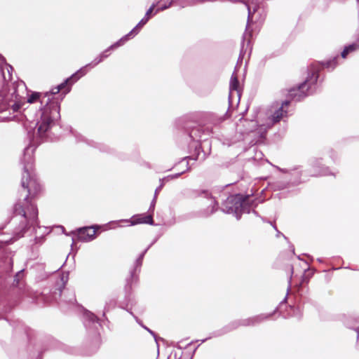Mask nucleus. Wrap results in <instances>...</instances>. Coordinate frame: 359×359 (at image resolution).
I'll list each match as a JSON object with an SVG mask.
<instances>
[{
	"label": "nucleus",
	"mask_w": 359,
	"mask_h": 359,
	"mask_svg": "<svg viewBox=\"0 0 359 359\" xmlns=\"http://www.w3.org/2000/svg\"><path fill=\"white\" fill-rule=\"evenodd\" d=\"M22 187L27 189L29 195L35 196L40 191V186L34 178H31L29 174L26 172L22 181Z\"/></svg>",
	"instance_id": "2"
},
{
	"label": "nucleus",
	"mask_w": 359,
	"mask_h": 359,
	"mask_svg": "<svg viewBox=\"0 0 359 359\" xmlns=\"http://www.w3.org/2000/svg\"><path fill=\"white\" fill-rule=\"evenodd\" d=\"M134 32H135V29H133V30L130 32V34H133Z\"/></svg>",
	"instance_id": "20"
},
{
	"label": "nucleus",
	"mask_w": 359,
	"mask_h": 359,
	"mask_svg": "<svg viewBox=\"0 0 359 359\" xmlns=\"http://www.w3.org/2000/svg\"><path fill=\"white\" fill-rule=\"evenodd\" d=\"M236 199H241V196H231L229 197L228 199H227V202L228 203H233L234 201H236Z\"/></svg>",
	"instance_id": "12"
},
{
	"label": "nucleus",
	"mask_w": 359,
	"mask_h": 359,
	"mask_svg": "<svg viewBox=\"0 0 359 359\" xmlns=\"http://www.w3.org/2000/svg\"><path fill=\"white\" fill-rule=\"evenodd\" d=\"M238 86V81L237 79V76L233 74L231 76L230 81V90H237Z\"/></svg>",
	"instance_id": "6"
},
{
	"label": "nucleus",
	"mask_w": 359,
	"mask_h": 359,
	"mask_svg": "<svg viewBox=\"0 0 359 359\" xmlns=\"http://www.w3.org/2000/svg\"><path fill=\"white\" fill-rule=\"evenodd\" d=\"M283 115V107H282L280 109H278L277 111H276V113L274 114V115L272 117V119L270 120L269 123H267L268 126H271L274 123L279 121L280 120V118H282Z\"/></svg>",
	"instance_id": "5"
},
{
	"label": "nucleus",
	"mask_w": 359,
	"mask_h": 359,
	"mask_svg": "<svg viewBox=\"0 0 359 359\" xmlns=\"http://www.w3.org/2000/svg\"><path fill=\"white\" fill-rule=\"evenodd\" d=\"M6 70L8 72V77H6V75H5L4 72H3L2 74H3L4 79L5 80H11L12 78H11V75L10 74V70L12 69V67L11 66L6 65ZM2 71H4V69H3Z\"/></svg>",
	"instance_id": "10"
},
{
	"label": "nucleus",
	"mask_w": 359,
	"mask_h": 359,
	"mask_svg": "<svg viewBox=\"0 0 359 359\" xmlns=\"http://www.w3.org/2000/svg\"><path fill=\"white\" fill-rule=\"evenodd\" d=\"M59 117L58 107L55 105L52 108L46 107L42 112L41 120L38 131L40 135L45 133L50 127L51 122Z\"/></svg>",
	"instance_id": "1"
},
{
	"label": "nucleus",
	"mask_w": 359,
	"mask_h": 359,
	"mask_svg": "<svg viewBox=\"0 0 359 359\" xmlns=\"http://www.w3.org/2000/svg\"><path fill=\"white\" fill-rule=\"evenodd\" d=\"M134 32H135V29H133V30L130 32V34H133Z\"/></svg>",
	"instance_id": "21"
},
{
	"label": "nucleus",
	"mask_w": 359,
	"mask_h": 359,
	"mask_svg": "<svg viewBox=\"0 0 359 359\" xmlns=\"http://www.w3.org/2000/svg\"><path fill=\"white\" fill-rule=\"evenodd\" d=\"M123 39H121V41L117 43L116 46H120L122 43Z\"/></svg>",
	"instance_id": "15"
},
{
	"label": "nucleus",
	"mask_w": 359,
	"mask_h": 359,
	"mask_svg": "<svg viewBox=\"0 0 359 359\" xmlns=\"http://www.w3.org/2000/svg\"><path fill=\"white\" fill-rule=\"evenodd\" d=\"M305 86V83L302 84V86L299 88H303Z\"/></svg>",
	"instance_id": "17"
},
{
	"label": "nucleus",
	"mask_w": 359,
	"mask_h": 359,
	"mask_svg": "<svg viewBox=\"0 0 359 359\" xmlns=\"http://www.w3.org/2000/svg\"><path fill=\"white\" fill-rule=\"evenodd\" d=\"M134 32H135V29H133V30L130 32V34H133Z\"/></svg>",
	"instance_id": "19"
},
{
	"label": "nucleus",
	"mask_w": 359,
	"mask_h": 359,
	"mask_svg": "<svg viewBox=\"0 0 359 359\" xmlns=\"http://www.w3.org/2000/svg\"><path fill=\"white\" fill-rule=\"evenodd\" d=\"M36 215H37V212H36V210H34L33 214L32 215V219H35L36 217Z\"/></svg>",
	"instance_id": "14"
},
{
	"label": "nucleus",
	"mask_w": 359,
	"mask_h": 359,
	"mask_svg": "<svg viewBox=\"0 0 359 359\" xmlns=\"http://www.w3.org/2000/svg\"><path fill=\"white\" fill-rule=\"evenodd\" d=\"M142 223H146V224H153V219L151 216H142L139 215L134 218L133 221L131 222L132 225H135L137 224H142Z\"/></svg>",
	"instance_id": "4"
},
{
	"label": "nucleus",
	"mask_w": 359,
	"mask_h": 359,
	"mask_svg": "<svg viewBox=\"0 0 359 359\" xmlns=\"http://www.w3.org/2000/svg\"><path fill=\"white\" fill-rule=\"evenodd\" d=\"M154 6H152L147 12L146 13V18L145 19H147V18H149V15H150V13L152 12V11L154 10Z\"/></svg>",
	"instance_id": "13"
},
{
	"label": "nucleus",
	"mask_w": 359,
	"mask_h": 359,
	"mask_svg": "<svg viewBox=\"0 0 359 359\" xmlns=\"http://www.w3.org/2000/svg\"><path fill=\"white\" fill-rule=\"evenodd\" d=\"M134 32H135V29H133V30L130 32V34H133Z\"/></svg>",
	"instance_id": "18"
},
{
	"label": "nucleus",
	"mask_w": 359,
	"mask_h": 359,
	"mask_svg": "<svg viewBox=\"0 0 359 359\" xmlns=\"http://www.w3.org/2000/svg\"><path fill=\"white\" fill-rule=\"evenodd\" d=\"M148 21V18L147 19H142L140 23L137 25L136 27H135V29H137L138 27H141L142 25H144Z\"/></svg>",
	"instance_id": "11"
},
{
	"label": "nucleus",
	"mask_w": 359,
	"mask_h": 359,
	"mask_svg": "<svg viewBox=\"0 0 359 359\" xmlns=\"http://www.w3.org/2000/svg\"><path fill=\"white\" fill-rule=\"evenodd\" d=\"M358 46L356 44H352L348 47H346L341 53L342 57L345 58L348 53L352 52L356 49H358Z\"/></svg>",
	"instance_id": "7"
},
{
	"label": "nucleus",
	"mask_w": 359,
	"mask_h": 359,
	"mask_svg": "<svg viewBox=\"0 0 359 359\" xmlns=\"http://www.w3.org/2000/svg\"><path fill=\"white\" fill-rule=\"evenodd\" d=\"M21 212L22 213V215H23L25 217H26V213H25V212L24 210H22L20 213H21Z\"/></svg>",
	"instance_id": "16"
},
{
	"label": "nucleus",
	"mask_w": 359,
	"mask_h": 359,
	"mask_svg": "<svg viewBox=\"0 0 359 359\" xmlns=\"http://www.w3.org/2000/svg\"><path fill=\"white\" fill-rule=\"evenodd\" d=\"M96 231L93 227L81 229L79 231V237L81 240L88 241L95 237Z\"/></svg>",
	"instance_id": "3"
},
{
	"label": "nucleus",
	"mask_w": 359,
	"mask_h": 359,
	"mask_svg": "<svg viewBox=\"0 0 359 359\" xmlns=\"http://www.w3.org/2000/svg\"><path fill=\"white\" fill-rule=\"evenodd\" d=\"M238 208V206L237 205V206L235 208V210H236Z\"/></svg>",
	"instance_id": "22"
},
{
	"label": "nucleus",
	"mask_w": 359,
	"mask_h": 359,
	"mask_svg": "<svg viewBox=\"0 0 359 359\" xmlns=\"http://www.w3.org/2000/svg\"><path fill=\"white\" fill-rule=\"evenodd\" d=\"M39 97H40V94L38 93H32L27 99V102L29 103H34L35 102H36L39 99Z\"/></svg>",
	"instance_id": "8"
},
{
	"label": "nucleus",
	"mask_w": 359,
	"mask_h": 359,
	"mask_svg": "<svg viewBox=\"0 0 359 359\" xmlns=\"http://www.w3.org/2000/svg\"><path fill=\"white\" fill-rule=\"evenodd\" d=\"M64 86H65V83H62L61 85H60V86H57V87H55V88H53V89L51 90V91L50 92V93L51 95L57 94V93H58L60 92V90L62 88H64ZM44 95H45V96H48V95H49V93H46Z\"/></svg>",
	"instance_id": "9"
}]
</instances>
